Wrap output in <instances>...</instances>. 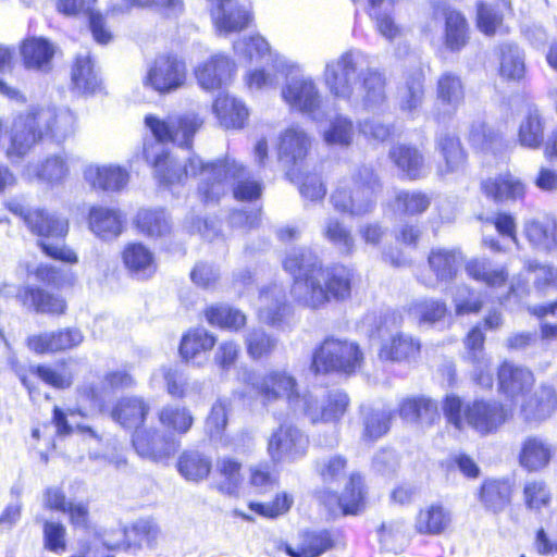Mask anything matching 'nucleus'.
<instances>
[{
    "label": "nucleus",
    "mask_w": 557,
    "mask_h": 557,
    "mask_svg": "<svg viewBox=\"0 0 557 557\" xmlns=\"http://www.w3.org/2000/svg\"><path fill=\"white\" fill-rule=\"evenodd\" d=\"M524 58L521 50L511 44L500 47V75L507 79L519 81L524 75Z\"/></svg>",
    "instance_id": "60"
},
{
    "label": "nucleus",
    "mask_w": 557,
    "mask_h": 557,
    "mask_svg": "<svg viewBox=\"0 0 557 557\" xmlns=\"http://www.w3.org/2000/svg\"><path fill=\"white\" fill-rule=\"evenodd\" d=\"M424 73L422 69L414 70L408 75L397 91L398 108L403 113L413 116L424 101Z\"/></svg>",
    "instance_id": "34"
},
{
    "label": "nucleus",
    "mask_w": 557,
    "mask_h": 557,
    "mask_svg": "<svg viewBox=\"0 0 557 557\" xmlns=\"http://www.w3.org/2000/svg\"><path fill=\"white\" fill-rule=\"evenodd\" d=\"M533 383V373L527 368L504 362L498 370L499 389L510 398L523 396Z\"/></svg>",
    "instance_id": "35"
},
{
    "label": "nucleus",
    "mask_w": 557,
    "mask_h": 557,
    "mask_svg": "<svg viewBox=\"0 0 557 557\" xmlns=\"http://www.w3.org/2000/svg\"><path fill=\"white\" fill-rule=\"evenodd\" d=\"M485 336L480 326H474L465 341L467 358L473 364V380L478 385L490 388L493 385V373L490 369V360L483 352Z\"/></svg>",
    "instance_id": "23"
},
{
    "label": "nucleus",
    "mask_w": 557,
    "mask_h": 557,
    "mask_svg": "<svg viewBox=\"0 0 557 557\" xmlns=\"http://www.w3.org/2000/svg\"><path fill=\"white\" fill-rule=\"evenodd\" d=\"M213 112L221 126L234 129L243 128L249 116L246 106L227 94L218 96L213 103Z\"/></svg>",
    "instance_id": "37"
},
{
    "label": "nucleus",
    "mask_w": 557,
    "mask_h": 557,
    "mask_svg": "<svg viewBox=\"0 0 557 557\" xmlns=\"http://www.w3.org/2000/svg\"><path fill=\"white\" fill-rule=\"evenodd\" d=\"M398 414L407 423L429 428L440 420L437 404L429 397L404 398L398 405Z\"/></svg>",
    "instance_id": "25"
},
{
    "label": "nucleus",
    "mask_w": 557,
    "mask_h": 557,
    "mask_svg": "<svg viewBox=\"0 0 557 557\" xmlns=\"http://www.w3.org/2000/svg\"><path fill=\"white\" fill-rule=\"evenodd\" d=\"M145 126L151 132L156 141L151 140L144 144V156L146 160H150L158 150L152 145L162 146L163 143L173 141L178 146L189 148L195 133L200 128L203 121L195 113H187L176 117L169 115L161 119L154 114L145 116Z\"/></svg>",
    "instance_id": "8"
},
{
    "label": "nucleus",
    "mask_w": 557,
    "mask_h": 557,
    "mask_svg": "<svg viewBox=\"0 0 557 557\" xmlns=\"http://www.w3.org/2000/svg\"><path fill=\"white\" fill-rule=\"evenodd\" d=\"M522 502L529 511L540 513L552 503L550 488L543 480H528L522 487Z\"/></svg>",
    "instance_id": "52"
},
{
    "label": "nucleus",
    "mask_w": 557,
    "mask_h": 557,
    "mask_svg": "<svg viewBox=\"0 0 557 557\" xmlns=\"http://www.w3.org/2000/svg\"><path fill=\"white\" fill-rule=\"evenodd\" d=\"M90 231L102 239H111L122 232L123 218L120 211L107 207H92L89 211Z\"/></svg>",
    "instance_id": "40"
},
{
    "label": "nucleus",
    "mask_w": 557,
    "mask_h": 557,
    "mask_svg": "<svg viewBox=\"0 0 557 557\" xmlns=\"http://www.w3.org/2000/svg\"><path fill=\"white\" fill-rule=\"evenodd\" d=\"M149 411V406L138 397H125L114 406L111 417L123 428L138 429Z\"/></svg>",
    "instance_id": "47"
},
{
    "label": "nucleus",
    "mask_w": 557,
    "mask_h": 557,
    "mask_svg": "<svg viewBox=\"0 0 557 557\" xmlns=\"http://www.w3.org/2000/svg\"><path fill=\"white\" fill-rule=\"evenodd\" d=\"M215 341V337L205 329L190 330L181 341L180 354L185 360H191L201 352L211 350Z\"/></svg>",
    "instance_id": "53"
},
{
    "label": "nucleus",
    "mask_w": 557,
    "mask_h": 557,
    "mask_svg": "<svg viewBox=\"0 0 557 557\" xmlns=\"http://www.w3.org/2000/svg\"><path fill=\"white\" fill-rule=\"evenodd\" d=\"M512 484L509 479H487L481 485L479 499L493 513H500L511 503Z\"/></svg>",
    "instance_id": "36"
},
{
    "label": "nucleus",
    "mask_w": 557,
    "mask_h": 557,
    "mask_svg": "<svg viewBox=\"0 0 557 557\" xmlns=\"http://www.w3.org/2000/svg\"><path fill=\"white\" fill-rule=\"evenodd\" d=\"M133 376L125 370L112 371L106 374L99 385H84L79 388L82 398L89 401L90 407L102 410L106 399L120 388L131 387Z\"/></svg>",
    "instance_id": "22"
},
{
    "label": "nucleus",
    "mask_w": 557,
    "mask_h": 557,
    "mask_svg": "<svg viewBox=\"0 0 557 557\" xmlns=\"http://www.w3.org/2000/svg\"><path fill=\"white\" fill-rule=\"evenodd\" d=\"M27 227L33 234L40 237L38 244L45 255L70 264L78 262L76 252L63 242L50 243V239L62 240L67 235L69 220L65 216L57 211L35 208L27 216Z\"/></svg>",
    "instance_id": "7"
},
{
    "label": "nucleus",
    "mask_w": 557,
    "mask_h": 557,
    "mask_svg": "<svg viewBox=\"0 0 557 557\" xmlns=\"http://www.w3.org/2000/svg\"><path fill=\"white\" fill-rule=\"evenodd\" d=\"M447 308L445 302L435 299H422L412 302L408 314L419 323L433 324L445 317Z\"/></svg>",
    "instance_id": "64"
},
{
    "label": "nucleus",
    "mask_w": 557,
    "mask_h": 557,
    "mask_svg": "<svg viewBox=\"0 0 557 557\" xmlns=\"http://www.w3.org/2000/svg\"><path fill=\"white\" fill-rule=\"evenodd\" d=\"M28 175L34 172L35 176L49 184L61 185L70 174V158L66 153L49 156L40 165L28 168Z\"/></svg>",
    "instance_id": "46"
},
{
    "label": "nucleus",
    "mask_w": 557,
    "mask_h": 557,
    "mask_svg": "<svg viewBox=\"0 0 557 557\" xmlns=\"http://www.w3.org/2000/svg\"><path fill=\"white\" fill-rule=\"evenodd\" d=\"M216 471L222 480L218 490L226 495H234L243 482L242 463L231 457H223L216 461Z\"/></svg>",
    "instance_id": "57"
},
{
    "label": "nucleus",
    "mask_w": 557,
    "mask_h": 557,
    "mask_svg": "<svg viewBox=\"0 0 557 557\" xmlns=\"http://www.w3.org/2000/svg\"><path fill=\"white\" fill-rule=\"evenodd\" d=\"M85 181L95 189L104 191H120L128 183V172L113 164H89L84 170Z\"/></svg>",
    "instance_id": "26"
},
{
    "label": "nucleus",
    "mask_w": 557,
    "mask_h": 557,
    "mask_svg": "<svg viewBox=\"0 0 557 557\" xmlns=\"http://www.w3.org/2000/svg\"><path fill=\"white\" fill-rule=\"evenodd\" d=\"M366 63L367 57L361 51H346L325 64L323 78L334 97L376 111L386 102V79L375 69H363Z\"/></svg>",
    "instance_id": "2"
},
{
    "label": "nucleus",
    "mask_w": 557,
    "mask_h": 557,
    "mask_svg": "<svg viewBox=\"0 0 557 557\" xmlns=\"http://www.w3.org/2000/svg\"><path fill=\"white\" fill-rule=\"evenodd\" d=\"M83 341V333L76 327H70L32 335L27 338V346L34 352L44 355L75 348Z\"/></svg>",
    "instance_id": "19"
},
{
    "label": "nucleus",
    "mask_w": 557,
    "mask_h": 557,
    "mask_svg": "<svg viewBox=\"0 0 557 557\" xmlns=\"http://www.w3.org/2000/svg\"><path fill=\"white\" fill-rule=\"evenodd\" d=\"M201 174L198 194L205 203L219 201L230 187L238 200H253L261 196V183L252 180L248 170L234 159L213 162V168L202 166Z\"/></svg>",
    "instance_id": "4"
},
{
    "label": "nucleus",
    "mask_w": 557,
    "mask_h": 557,
    "mask_svg": "<svg viewBox=\"0 0 557 557\" xmlns=\"http://www.w3.org/2000/svg\"><path fill=\"white\" fill-rule=\"evenodd\" d=\"M333 545L334 539L330 531H306L300 535L299 554L304 557H319Z\"/></svg>",
    "instance_id": "58"
},
{
    "label": "nucleus",
    "mask_w": 557,
    "mask_h": 557,
    "mask_svg": "<svg viewBox=\"0 0 557 557\" xmlns=\"http://www.w3.org/2000/svg\"><path fill=\"white\" fill-rule=\"evenodd\" d=\"M428 261L435 277L422 276L420 281L425 286L435 288L440 283H448L456 277L460 256L456 250L438 248L430 252Z\"/></svg>",
    "instance_id": "28"
},
{
    "label": "nucleus",
    "mask_w": 557,
    "mask_h": 557,
    "mask_svg": "<svg viewBox=\"0 0 557 557\" xmlns=\"http://www.w3.org/2000/svg\"><path fill=\"white\" fill-rule=\"evenodd\" d=\"M160 423L180 434L189 431L194 423V417L185 407L168 405L159 411Z\"/></svg>",
    "instance_id": "62"
},
{
    "label": "nucleus",
    "mask_w": 557,
    "mask_h": 557,
    "mask_svg": "<svg viewBox=\"0 0 557 557\" xmlns=\"http://www.w3.org/2000/svg\"><path fill=\"white\" fill-rule=\"evenodd\" d=\"M555 449L547 441L530 436L522 443L519 462L528 471H540L548 466Z\"/></svg>",
    "instance_id": "38"
},
{
    "label": "nucleus",
    "mask_w": 557,
    "mask_h": 557,
    "mask_svg": "<svg viewBox=\"0 0 557 557\" xmlns=\"http://www.w3.org/2000/svg\"><path fill=\"white\" fill-rule=\"evenodd\" d=\"M211 16L219 35L238 33L248 27L252 21L250 10L237 0H208Z\"/></svg>",
    "instance_id": "16"
},
{
    "label": "nucleus",
    "mask_w": 557,
    "mask_h": 557,
    "mask_svg": "<svg viewBox=\"0 0 557 557\" xmlns=\"http://www.w3.org/2000/svg\"><path fill=\"white\" fill-rule=\"evenodd\" d=\"M420 342L404 333L392 335L383 343L380 350V358L391 361H405L416 359L420 352Z\"/></svg>",
    "instance_id": "45"
},
{
    "label": "nucleus",
    "mask_w": 557,
    "mask_h": 557,
    "mask_svg": "<svg viewBox=\"0 0 557 557\" xmlns=\"http://www.w3.org/2000/svg\"><path fill=\"white\" fill-rule=\"evenodd\" d=\"M158 527L149 520H139L132 528L124 531V537L128 547H153L159 536Z\"/></svg>",
    "instance_id": "61"
},
{
    "label": "nucleus",
    "mask_w": 557,
    "mask_h": 557,
    "mask_svg": "<svg viewBox=\"0 0 557 557\" xmlns=\"http://www.w3.org/2000/svg\"><path fill=\"white\" fill-rule=\"evenodd\" d=\"M466 271L475 281L483 282L492 287L502 286L508 276L504 268L494 269L491 262L485 259L469 261L466 265Z\"/></svg>",
    "instance_id": "59"
},
{
    "label": "nucleus",
    "mask_w": 557,
    "mask_h": 557,
    "mask_svg": "<svg viewBox=\"0 0 557 557\" xmlns=\"http://www.w3.org/2000/svg\"><path fill=\"white\" fill-rule=\"evenodd\" d=\"M96 2L97 0H59L58 10L66 15H87L94 39L106 45L112 39V34L106 27L102 15L94 12Z\"/></svg>",
    "instance_id": "29"
},
{
    "label": "nucleus",
    "mask_w": 557,
    "mask_h": 557,
    "mask_svg": "<svg viewBox=\"0 0 557 557\" xmlns=\"http://www.w3.org/2000/svg\"><path fill=\"white\" fill-rule=\"evenodd\" d=\"M511 416L510 409L494 399L475 400L465 407L466 424L481 435L496 432Z\"/></svg>",
    "instance_id": "14"
},
{
    "label": "nucleus",
    "mask_w": 557,
    "mask_h": 557,
    "mask_svg": "<svg viewBox=\"0 0 557 557\" xmlns=\"http://www.w3.org/2000/svg\"><path fill=\"white\" fill-rule=\"evenodd\" d=\"M481 188L487 198L496 202L520 200L525 195V185L511 173H503L481 183Z\"/></svg>",
    "instance_id": "30"
},
{
    "label": "nucleus",
    "mask_w": 557,
    "mask_h": 557,
    "mask_svg": "<svg viewBox=\"0 0 557 557\" xmlns=\"http://www.w3.org/2000/svg\"><path fill=\"white\" fill-rule=\"evenodd\" d=\"M324 237L342 253H351L355 249V239L351 232L336 218H329L323 227Z\"/></svg>",
    "instance_id": "63"
},
{
    "label": "nucleus",
    "mask_w": 557,
    "mask_h": 557,
    "mask_svg": "<svg viewBox=\"0 0 557 557\" xmlns=\"http://www.w3.org/2000/svg\"><path fill=\"white\" fill-rule=\"evenodd\" d=\"M186 81L185 63L176 55H158L147 67L141 78L143 86L159 95H166L181 88Z\"/></svg>",
    "instance_id": "11"
},
{
    "label": "nucleus",
    "mask_w": 557,
    "mask_h": 557,
    "mask_svg": "<svg viewBox=\"0 0 557 557\" xmlns=\"http://www.w3.org/2000/svg\"><path fill=\"white\" fill-rule=\"evenodd\" d=\"M363 438L375 441L385 435L391 428L392 412L386 409L362 408Z\"/></svg>",
    "instance_id": "54"
},
{
    "label": "nucleus",
    "mask_w": 557,
    "mask_h": 557,
    "mask_svg": "<svg viewBox=\"0 0 557 557\" xmlns=\"http://www.w3.org/2000/svg\"><path fill=\"white\" fill-rule=\"evenodd\" d=\"M252 387L264 403L285 397L289 407L302 414L308 393L299 394L296 379L284 370H273L251 382Z\"/></svg>",
    "instance_id": "10"
},
{
    "label": "nucleus",
    "mask_w": 557,
    "mask_h": 557,
    "mask_svg": "<svg viewBox=\"0 0 557 557\" xmlns=\"http://www.w3.org/2000/svg\"><path fill=\"white\" fill-rule=\"evenodd\" d=\"M21 53L27 69L47 72L51 67L54 48L47 39L29 38L23 42Z\"/></svg>",
    "instance_id": "42"
},
{
    "label": "nucleus",
    "mask_w": 557,
    "mask_h": 557,
    "mask_svg": "<svg viewBox=\"0 0 557 557\" xmlns=\"http://www.w3.org/2000/svg\"><path fill=\"white\" fill-rule=\"evenodd\" d=\"M389 158L398 170L411 180L420 178L426 173L424 158L414 147L397 145L391 149Z\"/></svg>",
    "instance_id": "44"
},
{
    "label": "nucleus",
    "mask_w": 557,
    "mask_h": 557,
    "mask_svg": "<svg viewBox=\"0 0 557 557\" xmlns=\"http://www.w3.org/2000/svg\"><path fill=\"white\" fill-rule=\"evenodd\" d=\"M435 95L441 110L438 115L453 116L465 103V84L459 75L444 72L436 81Z\"/></svg>",
    "instance_id": "21"
},
{
    "label": "nucleus",
    "mask_w": 557,
    "mask_h": 557,
    "mask_svg": "<svg viewBox=\"0 0 557 557\" xmlns=\"http://www.w3.org/2000/svg\"><path fill=\"white\" fill-rule=\"evenodd\" d=\"M310 139L299 127L287 128L280 138L278 158L285 165H298L307 156Z\"/></svg>",
    "instance_id": "32"
},
{
    "label": "nucleus",
    "mask_w": 557,
    "mask_h": 557,
    "mask_svg": "<svg viewBox=\"0 0 557 557\" xmlns=\"http://www.w3.org/2000/svg\"><path fill=\"white\" fill-rule=\"evenodd\" d=\"M445 18V45L451 51L463 48L468 41V24L463 15L450 8H443Z\"/></svg>",
    "instance_id": "49"
},
{
    "label": "nucleus",
    "mask_w": 557,
    "mask_h": 557,
    "mask_svg": "<svg viewBox=\"0 0 557 557\" xmlns=\"http://www.w3.org/2000/svg\"><path fill=\"white\" fill-rule=\"evenodd\" d=\"M71 81L73 88L81 94H94L100 88L101 81L89 52L76 55Z\"/></svg>",
    "instance_id": "39"
},
{
    "label": "nucleus",
    "mask_w": 557,
    "mask_h": 557,
    "mask_svg": "<svg viewBox=\"0 0 557 557\" xmlns=\"http://www.w3.org/2000/svg\"><path fill=\"white\" fill-rule=\"evenodd\" d=\"M207 321L214 326L238 331L246 324V315L227 305L211 306L206 310Z\"/></svg>",
    "instance_id": "56"
},
{
    "label": "nucleus",
    "mask_w": 557,
    "mask_h": 557,
    "mask_svg": "<svg viewBox=\"0 0 557 557\" xmlns=\"http://www.w3.org/2000/svg\"><path fill=\"white\" fill-rule=\"evenodd\" d=\"M523 234L537 249L552 250L557 247V222L550 215L527 220L523 224Z\"/></svg>",
    "instance_id": "31"
},
{
    "label": "nucleus",
    "mask_w": 557,
    "mask_h": 557,
    "mask_svg": "<svg viewBox=\"0 0 557 557\" xmlns=\"http://www.w3.org/2000/svg\"><path fill=\"white\" fill-rule=\"evenodd\" d=\"M290 314L286 292L281 284H271L260 290L258 315L260 321L273 327H282Z\"/></svg>",
    "instance_id": "17"
},
{
    "label": "nucleus",
    "mask_w": 557,
    "mask_h": 557,
    "mask_svg": "<svg viewBox=\"0 0 557 557\" xmlns=\"http://www.w3.org/2000/svg\"><path fill=\"white\" fill-rule=\"evenodd\" d=\"M362 360L363 355L356 343L329 337L314 350L311 369L315 373L351 374L361 367Z\"/></svg>",
    "instance_id": "9"
},
{
    "label": "nucleus",
    "mask_w": 557,
    "mask_h": 557,
    "mask_svg": "<svg viewBox=\"0 0 557 557\" xmlns=\"http://www.w3.org/2000/svg\"><path fill=\"white\" fill-rule=\"evenodd\" d=\"M75 117L69 110L40 108L26 115L18 116L13 124L8 157L21 159L44 136L57 141L64 140L74 131Z\"/></svg>",
    "instance_id": "3"
},
{
    "label": "nucleus",
    "mask_w": 557,
    "mask_h": 557,
    "mask_svg": "<svg viewBox=\"0 0 557 557\" xmlns=\"http://www.w3.org/2000/svg\"><path fill=\"white\" fill-rule=\"evenodd\" d=\"M354 137V123L344 115H336L331 119L323 132V139L329 146L348 147L352 144Z\"/></svg>",
    "instance_id": "55"
},
{
    "label": "nucleus",
    "mask_w": 557,
    "mask_h": 557,
    "mask_svg": "<svg viewBox=\"0 0 557 557\" xmlns=\"http://www.w3.org/2000/svg\"><path fill=\"white\" fill-rule=\"evenodd\" d=\"M436 150L443 159V163L437 166L440 176L445 177L465 171L467 154L458 137L448 133L440 134L436 138Z\"/></svg>",
    "instance_id": "27"
},
{
    "label": "nucleus",
    "mask_w": 557,
    "mask_h": 557,
    "mask_svg": "<svg viewBox=\"0 0 557 557\" xmlns=\"http://www.w3.org/2000/svg\"><path fill=\"white\" fill-rule=\"evenodd\" d=\"M382 186L372 168L362 165L349 177H344L331 195L333 208L350 216L370 213Z\"/></svg>",
    "instance_id": "5"
},
{
    "label": "nucleus",
    "mask_w": 557,
    "mask_h": 557,
    "mask_svg": "<svg viewBox=\"0 0 557 557\" xmlns=\"http://www.w3.org/2000/svg\"><path fill=\"white\" fill-rule=\"evenodd\" d=\"M152 148L158 150L150 160H147L153 166V173L160 184L172 186L180 184L187 176H199L202 183L201 168H213L212 163H205L199 157L193 156L188 158L184 166L178 164L173 158L169 156L163 146L152 145Z\"/></svg>",
    "instance_id": "13"
},
{
    "label": "nucleus",
    "mask_w": 557,
    "mask_h": 557,
    "mask_svg": "<svg viewBox=\"0 0 557 557\" xmlns=\"http://www.w3.org/2000/svg\"><path fill=\"white\" fill-rule=\"evenodd\" d=\"M545 121L540 110L529 106L518 125V143L531 150L540 149L544 143Z\"/></svg>",
    "instance_id": "33"
},
{
    "label": "nucleus",
    "mask_w": 557,
    "mask_h": 557,
    "mask_svg": "<svg viewBox=\"0 0 557 557\" xmlns=\"http://www.w3.org/2000/svg\"><path fill=\"white\" fill-rule=\"evenodd\" d=\"M307 400L302 414L312 423L337 421L345 414L349 405L348 395L342 391L330 392L323 405H320L318 397L311 393L308 394Z\"/></svg>",
    "instance_id": "20"
},
{
    "label": "nucleus",
    "mask_w": 557,
    "mask_h": 557,
    "mask_svg": "<svg viewBox=\"0 0 557 557\" xmlns=\"http://www.w3.org/2000/svg\"><path fill=\"white\" fill-rule=\"evenodd\" d=\"M132 443L140 457L152 461L165 460L178 448V443L171 434L156 429L135 430Z\"/></svg>",
    "instance_id": "15"
},
{
    "label": "nucleus",
    "mask_w": 557,
    "mask_h": 557,
    "mask_svg": "<svg viewBox=\"0 0 557 557\" xmlns=\"http://www.w3.org/2000/svg\"><path fill=\"white\" fill-rule=\"evenodd\" d=\"M450 523V511L440 504H433L418 512L414 529L423 535H438L445 532Z\"/></svg>",
    "instance_id": "41"
},
{
    "label": "nucleus",
    "mask_w": 557,
    "mask_h": 557,
    "mask_svg": "<svg viewBox=\"0 0 557 557\" xmlns=\"http://www.w3.org/2000/svg\"><path fill=\"white\" fill-rule=\"evenodd\" d=\"M177 470L187 481L199 482L209 475L211 461L199 451H184L178 458Z\"/></svg>",
    "instance_id": "50"
},
{
    "label": "nucleus",
    "mask_w": 557,
    "mask_h": 557,
    "mask_svg": "<svg viewBox=\"0 0 557 557\" xmlns=\"http://www.w3.org/2000/svg\"><path fill=\"white\" fill-rule=\"evenodd\" d=\"M123 261L137 278H148L156 272L153 253L143 244H129L123 251Z\"/></svg>",
    "instance_id": "43"
},
{
    "label": "nucleus",
    "mask_w": 557,
    "mask_h": 557,
    "mask_svg": "<svg viewBox=\"0 0 557 557\" xmlns=\"http://www.w3.org/2000/svg\"><path fill=\"white\" fill-rule=\"evenodd\" d=\"M308 448V436L288 423L273 430L268 440V454L273 462L297 461L306 456Z\"/></svg>",
    "instance_id": "12"
},
{
    "label": "nucleus",
    "mask_w": 557,
    "mask_h": 557,
    "mask_svg": "<svg viewBox=\"0 0 557 557\" xmlns=\"http://www.w3.org/2000/svg\"><path fill=\"white\" fill-rule=\"evenodd\" d=\"M283 267L294 277L292 295L300 305L317 309L331 298L350 296L352 271L342 264L323 268L319 257L307 248L290 250Z\"/></svg>",
    "instance_id": "1"
},
{
    "label": "nucleus",
    "mask_w": 557,
    "mask_h": 557,
    "mask_svg": "<svg viewBox=\"0 0 557 557\" xmlns=\"http://www.w3.org/2000/svg\"><path fill=\"white\" fill-rule=\"evenodd\" d=\"M138 230L150 237H162L170 233L172 224L163 210L141 209L136 216Z\"/></svg>",
    "instance_id": "51"
},
{
    "label": "nucleus",
    "mask_w": 557,
    "mask_h": 557,
    "mask_svg": "<svg viewBox=\"0 0 557 557\" xmlns=\"http://www.w3.org/2000/svg\"><path fill=\"white\" fill-rule=\"evenodd\" d=\"M234 70L235 64L228 57L215 54L196 67L195 76L201 88L212 90L225 85Z\"/></svg>",
    "instance_id": "24"
},
{
    "label": "nucleus",
    "mask_w": 557,
    "mask_h": 557,
    "mask_svg": "<svg viewBox=\"0 0 557 557\" xmlns=\"http://www.w3.org/2000/svg\"><path fill=\"white\" fill-rule=\"evenodd\" d=\"M18 300L23 306L33 307L37 312L61 314L65 311V302L62 298L54 297L41 288L24 286L18 294Z\"/></svg>",
    "instance_id": "48"
},
{
    "label": "nucleus",
    "mask_w": 557,
    "mask_h": 557,
    "mask_svg": "<svg viewBox=\"0 0 557 557\" xmlns=\"http://www.w3.org/2000/svg\"><path fill=\"white\" fill-rule=\"evenodd\" d=\"M273 67L285 76L281 89L283 101L290 110L311 114L320 109L322 96L315 81L300 65L285 55H275Z\"/></svg>",
    "instance_id": "6"
},
{
    "label": "nucleus",
    "mask_w": 557,
    "mask_h": 557,
    "mask_svg": "<svg viewBox=\"0 0 557 557\" xmlns=\"http://www.w3.org/2000/svg\"><path fill=\"white\" fill-rule=\"evenodd\" d=\"M557 408L554 387L541 385L530 395H523L519 417L525 423H540L549 418Z\"/></svg>",
    "instance_id": "18"
}]
</instances>
